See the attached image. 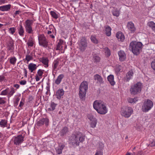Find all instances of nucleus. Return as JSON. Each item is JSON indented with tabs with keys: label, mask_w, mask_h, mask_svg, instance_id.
<instances>
[{
	"label": "nucleus",
	"mask_w": 155,
	"mask_h": 155,
	"mask_svg": "<svg viewBox=\"0 0 155 155\" xmlns=\"http://www.w3.org/2000/svg\"><path fill=\"white\" fill-rule=\"evenodd\" d=\"M16 30V29L15 28L12 27L9 28L8 30V32L12 34H13L15 32Z\"/></svg>",
	"instance_id": "79ce46f5"
},
{
	"label": "nucleus",
	"mask_w": 155,
	"mask_h": 155,
	"mask_svg": "<svg viewBox=\"0 0 155 155\" xmlns=\"http://www.w3.org/2000/svg\"><path fill=\"white\" fill-rule=\"evenodd\" d=\"M93 60L94 62H99L100 61V58L97 55L94 54L93 56Z\"/></svg>",
	"instance_id": "4c0bfd02"
},
{
	"label": "nucleus",
	"mask_w": 155,
	"mask_h": 155,
	"mask_svg": "<svg viewBox=\"0 0 155 155\" xmlns=\"http://www.w3.org/2000/svg\"><path fill=\"white\" fill-rule=\"evenodd\" d=\"M64 145L62 144H60L59 145L58 147L59 149H61L62 150L64 148Z\"/></svg>",
	"instance_id": "6e6d98bb"
},
{
	"label": "nucleus",
	"mask_w": 155,
	"mask_h": 155,
	"mask_svg": "<svg viewBox=\"0 0 155 155\" xmlns=\"http://www.w3.org/2000/svg\"><path fill=\"white\" fill-rule=\"evenodd\" d=\"M40 61L43 64L45 68L48 67L49 60L47 58L42 57L40 58Z\"/></svg>",
	"instance_id": "4be33fe9"
},
{
	"label": "nucleus",
	"mask_w": 155,
	"mask_h": 155,
	"mask_svg": "<svg viewBox=\"0 0 155 155\" xmlns=\"http://www.w3.org/2000/svg\"><path fill=\"white\" fill-rule=\"evenodd\" d=\"M8 88H6L5 89L2 91L0 94L2 95H7V92L8 91Z\"/></svg>",
	"instance_id": "37998d69"
},
{
	"label": "nucleus",
	"mask_w": 155,
	"mask_h": 155,
	"mask_svg": "<svg viewBox=\"0 0 155 155\" xmlns=\"http://www.w3.org/2000/svg\"><path fill=\"white\" fill-rule=\"evenodd\" d=\"M44 70L39 69L37 72L38 75L39 76L41 77L43 74Z\"/></svg>",
	"instance_id": "49530a36"
},
{
	"label": "nucleus",
	"mask_w": 155,
	"mask_h": 155,
	"mask_svg": "<svg viewBox=\"0 0 155 155\" xmlns=\"http://www.w3.org/2000/svg\"><path fill=\"white\" fill-rule=\"evenodd\" d=\"M68 132V129L67 127H64L60 132V135L61 136H63L66 134Z\"/></svg>",
	"instance_id": "7c9ffc66"
},
{
	"label": "nucleus",
	"mask_w": 155,
	"mask_h": 155,
	"mask_svg": "<svg viewBox=\"0 0 155 155\" xmlns=\"http://www.w3.org/2000/svg\"><path fill=\"white\" fill-rule=\"evenodd\" d=\"M7 1L6 0H0V5H2L6 3Z\"/></svg>",
	"instance_id": "680f3d73"
},
{
	"label": "nucleus",
	"mask_w": 155,
	"mask_h": 155,
	"mask_svg": "<svg viewBox=\"0 0 155 155\" xmlns=\"http://www.w3.org/2000/svg\"><path fill=\"white\" fill-rule=\"evenodd\" d=\"M33 21L31 20L27 19L25 22L24 26L26 32L29 34H33L34 30L32 28Z\"/></svg>",
	"instance_id": "6e6552de"
},
{
	"label": "nucleus",
	"mask_w": 155,
	"mask_h": 155,
	"mask_svg": "<svg viewBox=\"0 0 155 155\" xmlns=\"http://www.w3.org/2000/svg\"><path fill=\"white\" fill-rule=\"evenodd\" d=\"M9 61L10 62L11 64L15 65L16 63L17 59L15 57H13L9 58Z\"/></svg>",
	"instance_id": "58836bf2"
},
{
	"label": "nucleus",
	"mask_w": 155,
	"mask_h": 155,
	"mask_svg": "<svg viewBox=\"0 0 155 155\" xmlns=\"http://www.w3.org/2000/svg\"><path fill=\"white\" fill-rule=\"evenodd\" d=\"M18 30L19 35L21 36H23L24 35V30L23 26L21 25H20V27Z\"/></svg>",
	"instance_id": "f704fd0d"
},
{
	"label": "nucleus",
	"mask_w": 155,
	"mask_h": 155,
	"mask_svg": "<svg viewBox=\"0 0 155 155\" xmlns=\"http://www.w3.org/2000/svg\"><path fill=\"white\" fill-rule=\"evenodd\" d=\"M11 5L8 4L0 6V10L3 12L9 11L11 8Z\"/></svg>",
	"instance_id": "5701e85b"
},
{
	"label": "nucleus",
	"mask_w": 155,
	"mask_h": 155,
	"mask_svg": "<svg viewBox=\"0 0 155 155\" xmlns=\"http://www.w3.org/2000/svg\"><path fill=\"white\" fill-rule=\"evenodd\" d=\"M143 45L140 42L133 41L130 43L129 48L134 54L138 55L142 49Z\"/></svg>",
	"instance_id": "7ed1b4c3"
},
{
	"label": "nucleus",
	"mask_w": 155,
	"mask_h": 155,
	"mask_svg": "<svg viewBox=\"0 0 155 155\" xmlns=\"http://www.w3.org/2000/svg\"><path fill=\"white\" fill-rule=\"evenodd\" d=\"M118 54L119 57L120 61H124L126 58V55L124 51H120L118 52Z\"/></svg>",
	"instance_id": "aec40b11"
},
{
	"label": "nucleus",
	"mask_w": 155,
	"mask_h": 155,
	"mask_svg": "<svg viewBox=\"0 0 155 155\" xmlns=\"http://www.w3.org/2000/svg\"><path fill=\"white\" fill-rule=\"evenodd\" d=\"M57 104L53 102H51L50 104V107L48 109L49 111H53L55 110Z\"/></svg>",
	"instance_id": "2f4dec72"
},
{
	"label": "nucleus",
	"mask_w": 155,
	"mask_h": 155,
	"mask_svg": "<svg viewBox=\"0 0 155 155\" xmlns=\"http://www.w3.org/2000/svg\"><path fill=\"white\" fill-rule=\"evenodd\" d=\"M94 108L98 113L101 114H104L108 111V109L105 104L102 101H95L93 104Z\"/></svg>",
	"instance_id": "f03ea898"
},
{
	"label": "nucleus",
	"mask_w": 155,
	"mask_h": 155,
	"mask_svg": "<svg viewBox=\"0 0 155 155\" xmlns=\"http://www.w3.org/2000/svg\"><path fill=\"white\" fill-rule=\"evenodd\" d=\"M94 79L96 81L97 83L101 85L103 84L104 81L102 77L98 74H96L94 76Z\"/></svg>",
	"instance_id": "ddd939ff"
},
{
	"label": "nucleus",
	"mask_w": 155,
	"mask_h": 155,
	"mask_svg": "<svg viewBox=\"0 0 155 155\" xmlns=\"http://www.w3.org/2000/svg\"><path fill=\"white\" fill-rule=\"evenodd\" d=\"M5 97H0V104H3L6 103Z\"/></svg>",
	"instance_id": "a18cd8bd"
},
{
	"label": "nucleus",
	"mask_w": 155,
	"mask_h": 155,
	"mask_svg": "<svg viewBox=\"0 0 155 155\" xmlns=\"http://www.w3.org/2000/svg\"><path fill=\"white\" fill-rule=\"evenodd\" d=\"M56 33V30L54 29V31H53V30H52V31H48L47 33L48 34H51L54 33L55 35Z\"/></svg>",
	"instance_id": "603ef678"
},
{
	"label": "nucleus",
	"mask_w": 155,
	"mask_h": 155,
	"mask_svg": "<svg viewBox=\"0 0 155 155\" xmlns=\"http://www.w3.org/2000/svg\"><path fill=\"white\" fill-rule=\"evenodd\" d=\"M62 151L61 149L58 147L56 150V152L58 154H60L62 153Z\"/></svg>",
	"instance_id": "864d4df0"
},
{
	"label": "nucleus",
	"mask_w": 155,
	"mask_h": 155,
	"mask_svg": "<svg viewBox=\"0 0 155 155\" xmlns=\"http://www.w3.org/2000/svg\"><path fill=\"white\" fill-rule=\"evenodd\" d=\"M15 89L12 87H11L10 88H8L7 92V96L8 98L13 95L15 92Z\"/></svg>",
	"instance_id": "412c9836"
},
{
	"label": "nucleus",
	"mask_w": 155,
	"mask_h": 155,
	"mask_svg": "<svg viewBox=\"0 0 155 155\" xmlns=\"http://www.w3.org/2000/svg\"><path fill=\"white\" fill-rule=\"evenodd\" d=\"M153 106V102L150 100H147L145 101L142 106V111L145 112H147L150 110Z\"/></svg>",
	"instance_id": "1a4fd4ad"
},
{
	"label": "nucleus",
	"mask_w": 155,
	"mask_h": 155,
	"mask_svg": "<svg viewBox=\"0 0 155 155\" xmlns=\"http://www.w3.org/2000/svg\"><path fill=\"white\" fill-rule=\"evenodd\" d=\"M105 33L107 36H110L111 35V28L109 26L107 25L105 27Z\"/></svg>",
	"instance_id": "b1692460"
},
{
	"label": "nucleus",
	"mask_w": 155,
	"mask_h": 155,
	"mask_svg": "<svg viewBox=\"0 0 155 155\" xmlns=\"http://www.w3.org/2000/svg\"><path fill=\"white\" fill-rule=\"evenodd\" d=\"M133 75L134 70L131 69L126 74V76L124 78L125 80L126 81H129L133 78Z\"/></svg>",
	"instance_id": "f8f14e48"
},
{
	"label": "nucleus",
	"mask_w": 155,
	"mask_h": 155,
	"mask_svg": "<svg viewBox=\"0 0 155 155\" xmlns=\"http://www.w3.org/2000/svg\"><path fill=\"white\" fill-rule=\"evenodd\" d=\"M19 12H20L19 11H17L15 12V14H16V15L18 14H19Z\"/></svg>",
	"instance_id": "338daca9"
},
{
	"label": "nucleus",
	"mask_w": 155,
	"mask_h": 155,
	"mask_svg": "<svg viewBox=\"0 0 155 155\" xmlns=\"http://www.w3.org/2000/svg\"><path fill=\"white\" fill-rule=\"evenodd\" d=\"M59 64V61L57 60H54L52 64V71L53 72L56 71V69Z\"/></svg>",
	"instance_id": "bb28decb"
},
{
	"label": "nucleus",
	"mask_w": 155,
	"mask_h": 155,
	"mask_svg": "<svg viewBox=\"0 0 155 155\" xmlns=\"http://www.w3.org/2000/svg\"><path fill=\"white\" fill-rule=\"evenodd\" d=\"M104 51L105 55L107 57L109 56L110 55V51L107 48H104Z\"/></svg>",
	"instance_id": "a19ab883"
},
{
	"label": "nucleus",
	"mask_w": 155,
	"mask_h": 155,
	"mask_svg": "<svg viewBox=\"0 0 155 155\" xmlns=\"http://www.w3.org/2000/svg\"><path fill=\"white\" fill-rule=\"evenodd\" d=\"M24 101L25 100L24 99H21V101L20 102V103L19 105V107L21 108L23 106L24 104Z\"/></svg>",
	"instance_id": "8fccbe9b"
},
{
	"label": "nucleus",
	"mask_w": 155,
	"mask_h": 155,
	"mask_svg": "<svg viewBox=\"0 0 155 155\" xmlns=\"http://www.w3.org/2000/svg\"><path fill=\"white\" fill-rule=\"evenodd\" d=\"M87 117L90 121L93 120L94 119H96V118L94 117V116L91 114H88L87 116Z\"/></svg>",
	"instance_id": "09e8293b"
},
{
	"label": "nucleus",
	"mask_w": 155,
	"mask_h": 155,
	"mask_svg": "<svg viewBox=\"0 0 155 155\" xmlns=\"http://www.w3.org/2000/svg\"><path fill=\"white\" fill-rule=\"evenodd\" d=\"M127 27L131 33H134L136 29L134 26V23L132 22H129L128 23Z\"/></svg>",
	"instance_id": "6ab92c4d"
},
{
	"label": "nucleus",
	"mask_w": 155,
	"mask_h": 155,
	"mask_svg": "<svg viewBox=\"0 0 155 155\" xmlns=\"http://www.w3.org/2000/svg\"><path fill=\"white\" fill-rule=\"evenodd\" d=\"M151 66L152 69L155 71V59L152 61L151 63Z\"/></svg>",
	"instance_id": "3c124183"
},
{
	"label": "nucleus",
	"mask_w": 155,
	"mask_h": 155,
	"mask_svg": "<svg viewBox=\"0 0 155 155\" xmlns=\"http://www.w3.org/2000/svg\"><path fill=\"white\" fill-rule=\"evenodd\" d=\"M90 39L91 41L95 44H97L98 43V41L96 38V36L95 35H91L90 37Z\"/></svg>",
	"instance_id": "c9c22d12"
},
{
	"label": "nucleus",
	"mask_w": 155,
	"mask_h": 155,
	"mask_svg": "<svg viewBox=\"0 0 155 155\" xmlns=\"http://www.w3.org/2000/svg\"><path fill=\"white\" fill-rule=\"evenodd\" d=\"M36 80L37 81H39L40 80V78L38 76H37L36 78Z\"/></svg>",
	"instance_id": "0e129e2a"
},
{
	"label": "nucleus",
	"mask_w": 155,
	"mask_h": 155,
	"mask_svg": "<svg viewBox=\"0 0 155 155\" xmlns=\"http://www.w3.org/2000/svg\"><path fill=\"white\" fill-rule=\"evenodd\" d=\"M150 144L151 147L155 145V140H153L152 141H150Z\"/></svg>",
	"instance_id": "5fc2aeb1"
},
{
	"label": "nucleus",
	"mask_w": 155,
	"mask_h": 155,
	"mask_svg": "<svg viewBox=\"0 0 155 155\" xmlns=\"http://www.w3.org/2000/svg\"><path fill=\"white\" fill-rule=\"evenodd\" d=\"M64 77V75L62 74H60L58 77L57 79L55 81V83L58 85L61 82L62 79Z\"/></svg>",
	"instance_id": "a878e982"
},
{
	"label": "nucleus",
	"mask_w": 155,
	"mask_h": 155,
	"mask_svg": "<svg viewBox=\"0 0 155 155\" xmlns=\"http://www.w3.org/2000/svg\"><path fill=\"white\" fill-rule=\"evenodd\" d=\"M85 138V136L83 134L78 132L70 137L69 142L73 146H78L80 142H83Z\"/></svg>",
	"instance_id": "f257e3e1"
},
{
	"label": "nucleus",
	"mask_w": 155,
	"mask_h": 155,
	"mask_svg": "<svg viewBox=\"0 0 155 155\" xmlns=\"http://www.w3.org/2000/svg\"><path fill=\"white\" fill-rule=\"evenodd\" d=\"M50 36L53 38H55L54 35H53V33L51 35H50Z\"/></svg>",
	"instance_id": "69168bd1"
},
{
	"label": "nucleus",
	"mask_w": 155,
	"mask_h": 155,
	"mask_svg": "<svg viewBox=\"0 0 155 155\" xmlns=\"http://www.w3.org/2000/svg\"><path fill=\"white\" fill-rule=\"evenodd\" d=\"M36 65L35 64L30 63L28 65L29 70L32 72L37 68Z\"/></svg>",
	"instance_id": "cd10ccee"
},
{
	"label": "nucleus",
	"mask_w": 155,
	"mask_h": 155,
	"mask_svg": "<svg viewBox=\"0 0 155 155\" xmlns=\"http://www.w3.org/2000/svg\"><path fill=\"white\" fill-rule=\"evenodd\" d=\"M107 80L108 81L111 85H114L115 84V82L114 80V76L112 75H110L107 77Z\"/></svg>",
	"instance_id": "393cba45"
},
{
	"label": "nucleus",
	"mask_w": 155,
	"mask_h": 155,
	"mask_svg": "<svg viewBox=\"0 0 155 155\" xmlns=\"http://www.w3.org/2000/svg\"><path fill=\"white\" fill-rule=\"evenodd\" d=\"M116 36L118 41L123 42L125 39L124 35L121 32H117L116 34Z\"/></svg>",
	"instance_id": "a211bd4d"
},
{
	"label": "nucleus",
	"mask_w": 155,
	"mask_h": 155,
	"mask_svg": "<svg viewBox=\"0 0 155 155\" xmlns=\"http://www.w3.org/2000/svg\"><path fill=\"white\" fill-rule=\"evenodd\" d=\"M95 155H103V153L101 151H97Z\"/></svg>",
	"instance_id": "052dcab7"
},
{
	"label": "nucleus",
	"mask_w": 155,
	"mask_h": 155,
	"mask_svg": "<svg viewBox=\"0 0 155 155\" xmlns=\"http://www.w3.org/2000/svg\"><path fill=\"white\" fill-rule=\"evenodd\" d=\"M64 94V91L62 89L58 90L56 92L55 96L56 98L59 100L63 97Z\"/></svg>",
	"instance_id": "2eb2a0df"
},
{
	"label": "nucleus",
	"mask_w": 155,
	"mask_h": 155,
	"mask_svg": "<svg viewBox=\"0 0 155 155\" xmlns=\"http://www.w3.org/2000/svg\"><path fill=\"white\" fill-rule=\"evenodd\" d=\"M25 59L28 62L30 60L32 59V57L30 55H27L26 56Z\"/></svg>",
	"instance_id": "de8ad7c7"
},
{
	"label": "nucleus",
	"mask_w": 155,
	"mask_h": 155,
	"mask_svg": "<svg viewBox=\"0 0 155 155\" xmlns=\"http://www.w3.org/2000/svg\"><path fill=\"white\" fill-rule=\"evenodd\" d=\"M63 43V41L61 40H60L57 43V48L56 50H62L63 46L62 44Z\"/></svg>",
	"instance_id": "c85d7f7f"
},
{
	"label": "nucleus",
	"mask_w": 155,
	"mask_h": 155,
	"mask_svg": "<svg viewBox=\"0 0 155 155\" xmlns=\"http://www.w3.org/2000/svg\"><path fill=\"white\" fill-rule=\"evenodd\" d=\"M90 123V127L92 128H94L96 127L97 123V119H94V120L91 121Z\"/></svg>",
	"instance_id": "72a5a7b5"
},
{
	"label": "nucleus",
	"mask_w": 155,
	"mask_h": 155,
	"mask_svg": "<svg viewBox=\"0 0 155 155\" xmlns=\"http://www.w3.org/2000/svg\"><path fill=\"white\" fill-rule=\"evenodd\" d=\"M49 123V120L47 118H43L40 120L38 122V124L39 126H41L44 124L46 125H48Z\"/></svg>",
	"instance_id": "f3484780"
},
{
	"label": "nucleus",
	"mask_w": 155,
	"mask_h": 155,
	"mask_svg": "<svg viewBox=\"0 0 155 155\" xmlns=\"http://www.w3.org/2000/svg\"><path fill=\"white\" fill-rule=\"evenodd\" d=\"M24 137L21 135H19L16 137H13L11 141L14 143L15 145H18L20 144L24 141Z\"/></svg>",
	"instance_id": "9b49d317"
},
{
	"label": "nucleus",
	"mask_w": 155,
	"mask_h": 155,
	"mask_svg": "<svg viewBox=\"0 0 155 155\" xmlns=\"http://www.w3.org/2000/svg\"><path fill=\"white\" fill-rule=\"evenodd\" d=\"M8 120L6 119H1L0 121V127L2 128L7 127V129L10 128V125L8 126Z\"/></svg>",
	"instance_id": "4468645a"
},
{
	"label": "nucleus",
	"mask_w": 155,
	"mask_h": 155,
	"mask_svg": "<svg viewBox=\"0 0 155 155\" xmlns=\"http://www.w3.org/2000/svg\"><path fill=\"white\" fill-rule=\"evenodd\" d=\"M13 87L16 88V89H18L20 87V85L16 84L13 85Z\"/></svg>",
	"instance_id": "e2e57ef3"
},
{
	"label": "nucleus",
	"mask_w": 155,
	"mask_h": 155,
	"mask_svg": "<svg viewBox=\"0 0 155 155\" xmlns=\"http://www.w3.org/2000/svg\"><path fill=\"white\" fill-rule=\"evenodd\" d=\"M5 78L3 75H0V82H2L4 81Z\"/></svg>",
	"instance_id": "bf43d9fd"
},
{
	"label": "nucleus",
	"mask_w": 155,
	"mask_h": 155,
	"mask_svg": "<svg viewBox=\"0 0 155 155\" xmlns=\"http://www.w3.org/2000/svg\"><path fill=\"white\" fill-rule=\"evenodd\" d=\"M147 25L154 31H155V23L153 21L149 22Z\"/></svg>",
	"instance_id": "e433bc0d"
},
{
	"label": "nucleus",
	"mask_w": 155,
	"mask_h": 155,
	"mask_svg": "<svg viewBox=\"0 0 155 155\" xmlns=\"http://www.w3.org/2000/svg\"><path fill=\"white\" fill-rule=\"evenodd\" d=\"M50 13L52 17L54 18L57 19L58 18V15L54 11H51Z\"/></svg>",
	"instance_id": "ea45409f"
},
{
	"label": "nucleus",
	"mask_w": 155,
	"mask_h": 155,
	"mask_svg": "<svg viewBox=\"0 0 155 155\" xmlns=\"http://www.w3.org/2000/svg\"><path fill=\"white\" fill-rule=\"evenodd\" d=\"M128 102L131 104H135L138 101V98L137 97H135L134 98H129L128 99Z\"/></svg>",
	"instance_id": "c756f323"
},
{
	"label": "nucleus",
	"mask_w": 155,
	"mask_h": 155,
	"mask_svg": "<svg viewBox=\"0 0 155 155\" xmlns=\"http://www.w3.org/2000/svg\"><path fill=\"white\" fill-rule=\"evenodd\" d=\"M38 43L40 45L46 48L48 46V42L45 37L43 35H40L38 36Z\"/></svg>",
	"instance_id": "9d476101"
},
{
	"label": "nucleus",
	"mask_w": 155,
	"mask_h": 155,
	"mask_svg": "<svg viewBox=\"0 0 155 155\" xmlns=\"http://www.w3.org/2000/svg\"><path fill=\"white\" fill-rule=\"evenodd\" d=\"M34 44V41L33 38L31 37L28 40L27 44L28 47H31L33 46Z\"/></svg>",
	"instance_id": "473e14b6"
},
{
	"label": "nucleus",
	"mask_w": 155,
	"mask_h": 155,
	"mask_svg": "<svg viewBox=\"0 0 155 155\" xmlns=\"http://www.w3.org/2000/svg\"><path fill=\"white\" fill-rule=\"evenodd\" d=\"M14 41L11 38L7 43V48L9 50H12L14 49Z\"/></svg>",
	"instance_id": "dca6fc26"
},
{
	"label": "nucleus",
	"mask_w": 155,
	"mask_h": 155,
	"mask_svg": "<svg viewBox=\"0 0 155 155\" xmlns=\"http://www.w3.org/2000/svg\"><path fill=\"white\" fill-rule=\"evenodd\" d=\"M26 81L25 80H22L20 81V84L22 85H24L26 84Z\"/></svg>",
	"instance_id": "13d9d810"
},
{
	"label": "nucleus",
	"mask_w": 155,
	"mask_h": 155,
	"mask_svg": "<svg viewBox=\"0 0 155 155\" xmlns=\"http://www.w3.org/2000/svg\"><path fill=\"white\" fill-rule=\"evenodd\" d=\"M133 112V109L130 107H125L121 109L120 114L125 118H129Z\"/></svg>",
	"instance_id": "0eeeda50"
},
{
	"label": "nucleus",
	"mask_w": 155,
	"mask_h": 155,
	"mask_svg": "<svg viewBox=\"0 0 155 155\" xmlns=\"http://www.w3.org/2000/svg\"><path fill=\"white\" fill-rule=\"evenodd\" d=\"M78 48L82 52H84L87 47V40L85 37L80 38L78 42Z\"/></svg>",
	"instance_id": "423d86ee"
},
{
	"label": "nucleus",
	"mask_w": 155,
	"mask_h": 155,
	"mask_svg": "<svg viewBox=\"0 0 155 155\" xmlns=\"http://www.w3.org/2000/svg\"><path fill=\"white\" fill-rule=\"evenodd\" d=\"M88 89V84L86 81H83L81 84L79 88V95L81 99L85 98L86 91Z\"/></svg>",
	"instance_id": "20e7f679"
},
{
	"label": "nucleus",
	"mask_w": 155,
	"mask_h": 155,
	"mask_svg": "<svg viewBox=\"0 0 155 155\" xmlns=\"http://www.w3.org/2000/svg\"><path fill=\"white\" fill-rule=\"evenodd\" d=\"M20 98L19 97H18L16 98L15 104V105L17 106L18 104V102L20 100Z\"/></svg>",
	"instance_id": "4d7b16f0"
},
{
	"label": "nucleus",
	"mask_w": 155,
	"mask_h": 155,
	"mask_svg": "<svg viewBox=\"0 0 155 155\" xmlns=\"http://www.w3.org/2000/svg\"><path fill=\"white\" fill-rule=\"evenodd\" d=\"M24 71H25V73L26 74H27V70L26 69H24Z\"/></svg>",
	"instance_id": "774afa93"
},
{
	"label": "nucleus",
	"mask_w": 155,
	"mask_h": 155,
	"mask_svg": "<svg viewBox=\"0 0 155 155\" xmlns=\"http://www.w3.org/2000/svg\"><path fill=\"white\" fill-rule=\"evenodd\" d=\"M141 88L142 84L137 82L131 86L130 90V93L132 95H136L141 92Z\"/></svg>",
	"instance_id": "39448f33"
},
{
	"label": "nucleus",
	"mask_w": 155,
	"mask_h": 155,
	"mask_svg": "<svg viewBox=\"0 0 155 155\" xmlns=\"http://www.w3.org/2000/svg\"><path fill=\"white\" fill-rule=\"evenodd\" d=\"M113 14L116 17H118L120 15V12L118 10H115L113 12Z\"/></svg>",
	"instance_id": "c03bdc74"
}]
</instances>
